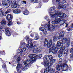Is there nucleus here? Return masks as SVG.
<instances>
[{
    "label": "nucleus",
    "mask_w": 73,
    "mask_h": 73,
    "mask_svg": "<svg viewBox=\"0 0 73 73\" xmlns=\"http://www.w3.org/2000/svg\"><path fill=\"white\" fill-rule=\"evenodd\" d=\"M44 66L46 67V69H44V73H48L50 72V67L49 66V60L46 58V56H44Z\"/></svg>",
    "instance_id": "f257e3e1"
},
{
    "label": "nucleus",
    "mask_w": 73,
    "mask_h": 73,
    "mask_svg": "<svg viewBox=\"0 0 73 73\" xmlns=\"http://www.w3.org/2000/svg\"><path fill=\"white\" fill-rule=\"evenodd\" d=\"M61 68L62 71H66L68 69V66L66 64H63L62 66H61V64L57 65L56 69L59 71V70H60Z\"/></svg>",
    "instance_id": "f03ea898"
},
{
    "label": "nucleus",
    "mask_w": 73,
    "mask_h": 73,
    "mask_svg": "<svg viewBox=\"0 0 73 73\" xmlns=\"http://www.w3.org/2000/svg\"><path fill=\"white\" fill-rule=\"evenodd\" d=\"M2 4L3 5H5V7L8 8L12 4V1L11 0H3Z\"/></svg>",
    "instance_id": "7ed1b4c3"
},
{
    "label": "nucleus",
    "mask_w": 73,
    "mask_h": 73,
    "mask_svg": "<svg viewBox=\"0 0 73 73\" xmlns=\"http://www.w3.org/2000/svg\"><path fill=\"white\" fill-rule=\"evenodd\" d=\"M49 27H50V22L49 21L48 24H46L44 26L45 28H48L49 31L50 32H53L54 31L55 27H54V26L53 25H52L50 28H49Z\"/></svg>",
    "instance_id": "20e7f679"
},
{
    "label": "nucleus",
    "mask_w": 73,
    "mask_h": 73,
    "mask_svg": "<svg viewBox=\"0 0 73 73\" xmlns=\"http://www.w3.org/2000/svg\"><path fill=\"white\" fill-rule=\"evenodd\" d=\"M35 59L34 58H31L29 60H27L26 61H24L23 62L24 65H28L31 62L32 63L34 62H35Z\"/></svg>",
    "instance_id": "39448f33"
},
{
    "label": "nucleus",
    "mask_w": 73,
    "mask_h": 73,
    "mask_svg": "<svg viewBox=\"0 0 73 73\" xmlns=\"http://www.w3.org/2000/svg\"><path fill=\"white\" fill-rule=\"evenodd\" d=\"M48 58L50 60V65H53V63L56 62V59H53V56L52 55H48Z\"/></svg>",
    "instance_id": "423d86ee"
},
{
    "label": "nucleus",
    "mask_w": 73,
    "mask_h": 73,
    "mask_svg": "<svg viewBox=\"0 0 73 73\" xmlns=\"http://www.w3.org/2000/svg\"><path fill=\"white\" fill-rule=\"evenodd\" d=\"M11 15L10 14L8 15L6 17V19H7L8 21H9L8 25V26H10L12 25V17Z\"/></svg>",
    "instance_id": "0eeeda50"
},
{
    "label": "nucleus",
    "mask_w": 73,
    "mask_h": 73,
    "mask_svg": "<svg viewBox=\"0 0 73 73\" xmlns=\"http://www.w3.org/2000/svg\"><path fill=\"white\" fill-rule=\"evenodd\" d=\"M61 20L60 18H58L57 17H56V19H55L54 21H52V24H58L61 21Z\"/></svg>",
    "instance_id": "6e6552de"
},
{
    "label": "nucleus",
    "mask_w": 73,
    "mask_h": 73,
    "mask_svg": "<svg viewBox=\"0 0 73 73\" xmlns=\"http://www.w3.org/2000/svg\"><path fill=\"white\" fill-rule=\"evenodd\" d=\"M65 46H64L62 49H61L59 51V54L58 55V57L59 58L61 57L62 56V54L63 53V52L65 50Z\"/></svg>",
    "instance_id": "1a4fd4ad"
},
{
    "label": "nucleus",
    "mask_w": 73,
    "mask_h": 73,
    "mask_svg": "<svg viewBox=\"0 0 73 73\" xmlns=\"http://www.w3.org/2000/svg\"><path fill=\"white\" fill-rule=\"evenodd\" d=\"M58 17H59L60 19H64L66 16V15L63 13H59V14H58Z\"/></svg>",
    "instance_id": "9d476101"
},
{
    "label": "nucleus",
    "mask_w": 73,
    "mask_h": 73,
    "mask_svg": "<svg viewBox=\"0 0 73 73\" xmlns=\"http://www.w3.org/2000/svg\"><path fill=\"white\" fill-rule=\"evenodd\" d=\"M17 7V5L16 1H13L12 4L11 5V7L12 8H16Z\"/></svg>",
    "instance_id": "9b49d317"
},
{
    "label": "nucleus",
    "mask_w": 73,
    "mask_h": 73,
    "mask_svg": "<svg viewBox=\"0 0 73 73\" xmlns=\"http://www.w3.org/2000/svg\"><path fill=\"white\" fill-rule=\"evenodd\" d=\"M61 45H62V46H63L62 43L59 41L57 42L56 47L58 49H60L61 48V47H60Z\"/></svg>",
    "instance_id": "f8f14e48"
},
{
    "label": "nucleus",
    "mask_w": 73,
    "mask_h": 73,
    "mask_svg": "<svg viewBox=\"0 0 73 73\" xmlns=\"http://www.w3.org/2000/svg\"><path fill=\"white\" fill-rule=\"evenodd\" d=\"M26 50V48H24L23 49L22 48L19 49L18 50V53H20L21 55H22V53H23V52H24Z\"/></svg>",
    "instance_id": "ddd939ff"
},
{
    "label": "nucleus",
    "mask_w": 73,
    "mask_h": 73,
    "mask_svg": "<svg viewBox=\"0 0 73 73\" xmlns=\"http://www.w3.org/2000/svg\"><path fill=\"white\" fill-rule=\"evenodd\" d=\"M36 54H31V55H28V56L30 58H35L34 59V62L35 61H36Z\"/></svg>",
    "instance_id": "4468645a"
},
{
    "label": "nucleus",
    "mask_w": 73,
    "mask_h": 73,
    "mask_svg": "<svg viewBox=\"0 0 73 73\" xmlns=\"http://www.w3.org/2000/svg\"><path fill=\"white\" fill-rule=\"evenodd\" d=\"M55 13H55L53 15H52V17H55V16H58H58H59V14L60 15V12L58 10H56L55 11Z\"/></svg>",
    "instance_id": "2eb2a0df"
},
{
    "label": "nucleus",
    "mask_w": 73,
    "mask_h": 73,
    "mask_svg": "<svg viewBox=\"0 0 73 73\" xmlns=\"http://www.w3.org/2000/svg\"><path fill=\"white\" fill-rule=\"evenodd\" d=\"M38 48V47H37V46L36 45H34L33 46V53H36V50Z\"/></svg>",
    "instance_id": "dca6fc26"
},
{
    "label": "nucleus",
    "mask_w": 73,
    "mask_h": 73,
    "mask_svg": "<svg viewBox=\"0 0 73 73\" xmlns=\"http://www.w3.org/2000/svg\"><path fill=\"white\" fill-rule=\"evenodd\" d=\"M52 40L50 39L49 40L48 44L47 46V47L48 48H50L52 46Z\"/></svg>",
    "instance_id": "f3484780"
},
{
    "label": "nucleus",
    "mask_w": 73,
    "mask_h": 73,
    "mask_svg": "<svg viewBox=\"0 0 73 73\" xmlns=\"http://www.w3.org/2000/svg\"><path fill=\"white\" fill-rule=\"evenodd\" d=\"M39 31H43L44 34H46V31L45 28L41 27H40L39 28Z\"/></svg>",
    "instance_id": "a211bd4d"
},
{
    "label": "nucleus",
    "mask_w": 73,
    "mask_h": 73,
    "mask_svg": "<svg viewBox=\"0 0 73 73\" xmlns=\"http://www.w3.org/2000/svg\"><path fill=\"white\" fill-rule=\"evenodd\" d=\"M58 9H60V8H63V9H65L66 8V5H62L60 4V3L58 4Z\"/></svg>",
    "instance_id": "6ab92c4d"
},
{
    "label": "nucleus",
    "mask_w": 73,
    "mask_h": 73,
    "mask_svg": "<svg viewBox=\"0 0 73 73\" xmlns=\"http://www.w3.org/2000/svg\"><path fill=\"white\" fill-rule=\"evenodd\" d=\"M6 32V34H7V36H11V33L9 32V30H8V28H6L5 30Z\"/></svg>",
    "instance_id": "aec40b11"
},
{
    "label": "nucleus",
    "mask_w": 73,
    "mask_h": 73,
    "mask_svg": "<svg viewBox=\"0 0 73 73\" xmlns=\"http://www.w3.org/2000/svg\"><path fill=\"white\" fill-rule=\"evenodd\" d=\"M33 44H28L26 46V48H28V49L29 48H31L33 49Z\"/></svg>",
    "instance_id": "412c9836"
},
{
    "label": "nucleus",
    "mask_w": 73,
    "mask_h": 73,
    "mask_svg": "<svg viewBox=\"0 0 73 73\" xmlns=\"http://www.w3.org/2000/svg\"><path fill=\"white\" fill-rule=\"evenodd\" d=\"M56 47H53L51 50V51L53 54H56L57 53V51L56 50Z\"/></svg>",
    "instance_id": "4be33fe9"
},
{
    "label": "nucleus",
    "mask_w": 73,
    "mask_h": 73,
    "mask_svg": "<svg viewBox=\"0 0 73 73\" xmlns=\"http://www.w3.org/2000/svg\"><path fill=\"white\" fill-rule=\"evenodd\" d=\"M61 35L58 37L59 40L61 41V37H63L64 36V32H61Z\"/></svg>",
    "instance_id": "5701e85b"
},
{
    "label": "nucleus",
    "mask_w": 73,
    "mask_h": 73,
    "mask_svg": "<svg viewBox=\"0 0 73 73\" xmlns=\"http://www.w3.org/2000/svg\"><path fill=\"white\" fill-rule=\"evenodd\" d=\"M70 38L69 37L68 38V40H67V43H66V46L67 48H68V46H69L70 45Z\"/></svg>",
    "instance_id": "b1692460"
},
{
    "label": "nucleus",
    "mask_w": 73,
    "mask_h": 73,
    "mask_svg": "<svg viewBox=\"0 0 73 73\" xmlns=\"http://www.w3.org/2000/svg\"><path fill=\"white\" fill-rule=\"evenodd\" d=\"M15 57H16V58H17V60H16V62H17V63L18 62H19L20 61V56H18V55H17L15 56Z\"/></svg>",
    "instance_id": "393cba45"
},
{
    "label": "nucleus",
    "mask_w": 73,
    "mask_h": 73,
    "mask_svg": "<svg viewBox=\"0 0 73 73\" xmlns=\"http://www.w3.org/2000/svg\"><path fill=\"white\" fill-rule=\"evenodd\" d=\"M1 24L2 25H5L6 24V21L4 19H2L1 21Z\"/></svg>",
    "instance_id": "a878e982"
},
{
    "label": "nucleus",
    "mask_w": 73,
    "mask_h": 73,
    "mask_svg": "<svg viewBox=\"0 0 73 73\" xmlns=\"http://www.w3.org/2000/svg\"><path fill=\"white\" fill-rule=\"evenodd\" d=\"M21 12V11L20 10L16 9L13 11V12L14 13H20Z\"/></svg>",
    "instance_id": "bb28decb"
},
{
    "label": "nucleus",
    "mask_w": 73,
    "mask_h": 73,
    "mask_svg": "<svg viewBox=\"0 0 73 73\" xmlns=\"http://www.w3.org/2000/svg\"><path fill=\"white\" fill-rule=\"evenodd\" d=\"M42 48L40 47H39V48H37V49L36 50V53L37 52H40L42 51Z\"/></svg>",
    "instance_id": "cd10ccee"
},
{
    "label": "nucleus",
    "mask_w": 73,
    "mask_h": 73,
    "mask_svg": "<svg viewBox=\"0 0 73 73\" xmlns=\"http://www.w3.org/2000/svg\"><path fill=\"white\" fill-rule=\"evenodd\" d=\"M62 42L63 44L66 43L68 42V41L67 40V39L66 38H64L62 40Z\"/></svg>",
    "instance_id": "c85d7f7f"
},
{
    "label": "nucleus",
    "mask_w": 73,
    "mask_h": 73,
    "mask_svg": "<svg viewBox=\"0 0 73 73\" xmlns=\"http://www.w3.org/2000/svg\"><path fill=\"white\" fill-rule=\"evenodd\" d=\"M48 41L46 40V39H45L44 42V46H46V45H48Z\"/></svg>",
    "instance_id": "c756f323"
},
{
    "label": "nucleus",
    "mask_w": 73,
    "mask_h": 73,
    "mask_svg": "<svg viewBox=\"0 0 73 73\" xmlns=\"http://www.w3.org/2000/svg\"><path fill=\"white\" fill-rule=\"evenodd\" d=\"M22 64H20V62H19L17 66V69H19L21 67Z\"/></svg>",
    "instance_id": "7c9ffc66"
},
{
    "label": "nucleus",
    "mask_w": 73,
    "mask_h": 73,
    "mask_svg": "<svg viewBox=\"0 0 73 73\" xmlns=\"http://www.w3.org/2000/svg\"><path fill=\"white\" fill-rule=\"evenodd\" d=\"M49 72L50 73H54V72H55V69L53 68L50 69V70Z\"/></svg>",
    "instance_id": "2f4dec72"
},
{
    "label": "nucleus",
    "mask_w": 73,
    "mask_h": 73,
    "mask_svg": "<svg viewBox=\"0 0 73 73\" xmlns=\"http://www.w3.org/2000/svg\"><path fill=\"white\" fill-rule=\"evenodd\" d=\"M23 13L25 15H28V10H25L24 13Z\"/></svg>",
    "instance_id": "473e14b6"
},
{
    "label": "nucleus",
    "mask_w": 73,
    "mask_h": 73,
    "mask_svg": "<svg viewBox=\"0 0 73 73\" xmlns=\"http://www.w3.org/2000/svg\"><path fill=\"white\" fill-rule=\"evenodd\" d=\"M39 38L40 37H39V36H38V35H36V36L35 38V40H38V39H39Z\"/></svg>",
    "instance_id": "72a5a7b5"
},
{
    "label": "nucleus",
    "mask_w": 73,
    "mask_h": 73,
    "mask_svg": "<svg viewBox=\"0 0 73 73\" xmlns=\"http://www.w3.org/2000/svg\"><path fill=\"white\" fill-rule=\"evenodd\" d=\"M32 40H32V39H29L28 41L29 43L28 44H32Z\"/></svg>",
    "instance_id": "f704fd0d"
},
{
    "label": "nucleus",
    "mask_w": 73,
    "mask_h": 73,
    "mask_svg": "<svg viewBox=\"0 0 73 73\" xmlns=\"http://www.w3.org/2000/svg\"><path fill=\"white\" fill-rule=\"evenodd\" d=\"M56 9V7L55 6L53 7H52L50 8V11H53V10H54Z\"/></svg>",
    "instance_id": "c9c22d12"
},
{
    "label": "nucleus",
    "mask_w": 73,
    "mask_h": 73,
    "mask_svg": "<svg viewBox=\"0 0 73 73\" xmlns=\"http://www.w3.org/2000/svg\"><path fill=\"white\" fill-rule=\"evenodd\" d=\"M32 2H33V3H38V0H31Z\"/></svg>",
    "instance_id": "e433bc0d"
},
{
    "label": "nucleus",
    "mask_w": 73,
    "mask_h": 73,
    "mask_svg": "<svg viewBox=\"0 0 73 73\" xmlns=\"http://www.w3.org/2000/svg\"><path fill=\"white\" fill-rule=\"evenodd\" d=\"M58 37L57 36H55L54 37L53 40L54 41H57V38Z\"/></svg>",
    "instance_id": "4c0bfd02"
},
{
    "label": "nucleus",
    "mask_w": 73,
    "mask_h": 73,
    "mask_svg": "<svg viewBox=\"0 0 73 73\" xmlns=\"http://www.w3.org/2000/svg\"><path fill=\"white\" fill-rule=\"evenodd\" d=\"M11 11V9H9L8 10H7L5 12L6 13H9Z\"/></svg>",
    "instance_id": "58836bf2"
},
{
    "label": "nucleus",
    "mask_w": 73,
    "mask_h": 73,
    "mask_svg": "<svg viewBox=\"0 0 73 73\" xmlns=\"http://www.w3.org/2000/svg\"><path fill=\"white\" fill-rule=\"evenodd\" d=\"M27 69V66H25L23 68V71H25V70H26V69Z\"/></svg>",
    "instance_id": "ea45409f"
},
{
    "label": "nucleus",
    "mask_w": 73,
    "mask_h": 73,
    "mask_svg": "<svg viewBox=\"0 0 73 73\" xmlns=\"http://www.w3.org/2000/svg\"><path fill=\"white\" fill-rule=\"evenodd\" d=\"M42 54H39L38 55L36 56L38 57H38H39V58H41V57H42Z\"/></svg>",
    "instance_id": "a19ab883"
},
{
    "label": "nucleus",
    "mask_w": 73,
    "mask_h": 73,
    "mask_svg": "<svg viewBox=\"0 0 73 73\" xmlns=\"http://www.w3.org/2000/svg\"><path fill=\"white\" fill-rule=\"evenodd\" d=\"M17 69V71H18V73H21V70H19V68Z\"/></svg>",
    "instance_id": "79ce46f5"
},
{
    "label": "nucleus",
    "mask_w": 73,
    "mask_h": 73,
    "mask_svg": "<svg viewBox=\"0 0 73 73\" xmlns=\"http://www.w3.org/2000/svg\"><path fill=\"white\" fill-rule=\"evenodd\" d=\"M25 43L23 42V44L21 45L20 46V48H22V47L21 46H24L25 45Z\"/></svg>",
    "instance_id": "37998d69"
},
{
    "label": "nucleus",
    "mask_w": 73,
    "mask_h": 73,
    "mask_svg": "<svg viewBox=\"0 0 73 73\" xmlns=\"http://www.w3.org/2000/svg\"><path fill=\"white\" fill-rule=\"evenodd\" d=\"M62 4H64V3H66V1L65 0H62Z\"/></svg>",
    "instance_id": "c03bdc74"
},
{
    "label": "nucleus",
    "mask_w": 73,
    "mask_h": 73,
    "mask_svg": "<svg viewBox=\"0 0 73 73\" xmlns=\"http://www.w3.org/2000/svg\"><path fill=\"white\" fill-rule=\"evenodd\" d=\"M2 68L3 69H4V68H6V65H3L2 66Z\"/></svg>",
    "instance_id": "a18cd8bd"
},
{
    "label": "nucleus",
    "mask_w": 73,
    "mask_h": 73,
    "mask_svg": "<svg viewBox=\"0 0 73 73\" xmlns=\"http://www.w3.org/2000/svg\"><path fill=\"white\" fill-rule=\"evenodd\" d=\"M68 53V50H66L65 51L64 54H66Z\"/></svg>",
    "instance_id": "49530a36"
},
{
    "label": "nucleus",
    "mask_w": 73,
    "mask_h": 73,
    "mask_svg": "<svg viewBox=\"0 0 73 73\" xmlns=\"http://www.w3.org/2000/svg\"><path fill=\"white\" fill-rule=\"evenodd\" d=\"M70 52L71 53H73V48H72L70 50Z\"/></svg>",
    "instance_id": "de8ad7c7"
},
{
    "label": "nucleus",
    "mask_w": 73,
    "mask_h": 73,
    "mask_svg": "<svg viewBox=\"0 0 73 73\" xmlns=\"http://www.w3.org/2000/svg\"><path fill=\"white\" fill-rule=\"evenodd\" d=\"M62 58H60L59 59V62H62Z\"/></svg>",
    "instance_id": "09e8293b"
},
{
    "label": "nucleus",
    "mask_w": 73,
    "mask_h": 73,
    "mask_svg": "<svg viewBox=\"0 0 73 73\" xmlns=\"http://www.w3.org/2000/svg\"><path fill=\"white\" fill-rule=\"evenodd\" d=\"M25 39L27 41L28 39H29V37L28 36H27L25 38Z\"/></svg>",
    "instance_id": "8fccbe9b"
},
{
    "label": "nucleus",
    "mask_w": 73,
    "mask_h": 73,
    "mask_svg": "<svg viewBox=\"0 0 73 73\" xmlns=\"http://www.w3.org/2000/svg\"><path fill=\"white\" fill-rule=\"evenodd\" d=\"M22 3H23V4H27V2L24 1H22Z\"/></svg>",
    "instance_id": "3c124183"
},
{
    "label": "nucleus",
    "mask_w": 73,
    "mask_h": 73,
    "mask_svg": "<svg viewBox=\"0 0 73 73\" xmlns=\"http://www.w3.org/2000/svg\"><path fill=\"white\" fill-rule=\"evenodd\" d=\"M2 29H3V27L0 25V31H1Z\"/></svg>",
    "instance_id": "603ef678"
},
{
    "label": "nucleus",
    "mask_w": 73,
    "mask_h": 73,
    "mask_svg": "<svg viewBox=\"0 0 73 73\" xmlns=\"http://www.w3.org/2000/svg\"><path fill=\"white\" fill-rule=\"evenodd\" d=\"M31 36V37H33V36H34V34H33V33H32L30 35Z\"/></svg>",
    "instance_id": "864d4df0"
},
{
    "label": "nucleus",
    "mask_w": 73,
    "mask_h": 73,
    "mask_svg": "<svg viewBox=\"0 0 73 73\" xmlns=\"http://www.w3.org/2000/svg\"><path fill=\"white\" fill-rule=\"evenodd\" d=\"M52 48H50L49 50V53H50V52H51V50H52Z\"/></svg>",
    "instance_id": "5fc2aeb1"
},
{
    "label": "nucleus",
    "mask_w": 73,
    "mask_h": 73,
    "mask_svg": "<svg viewBox=\"0 0 73 73\" xmlns=\"http://www.w3.org/2000/svg\"><path fill=\"white\" fill-rule=\"evenodd\" d=\"M57 3H59L60 2V0H56Z\"/></svg>",
    "instance_id": "6e6d98bb"
},
{
    "label": "nucleus",
    "mask_w": 73,
    "mask_h": 73,
    "mask_svg": "<svg viewBox=\"0 0 73 73\" xmlns=\"http://www.w3.org/2000/svg\"><path fill=\"white\" fill-rule=\"evenodd\" d=\"M70 28H68L67 29V31H70Z\"/></svg>",
    "instance_id": "4d7b16f0"
},
{
    "label": "nucleus",
    "mask_w": 73,
    "mask_h": 73,
    "mask_svg": "<svg viewBox=\"0 0 73 73\" xmlns=\"http://www.w3.org/2000/svg\"><path fill=\"white\" fill-rule=\"evenodd\" d=\"M71 45L72 46H73V42H72L71 43Z\"/></svg>",
    "instance_id": "13d9d810"
},
{
    "label": "nucleus",
    "mask_w": 73,
    "mask_h": 73,
    "mask_svg": "<svg viewBox=\"0 0 73 73\" xmlns=\"http://www.w3.org/2000/svg\"><path fill=\"white\" fill-rule=\"evenodd\" d=\"M68 24L67 23H66V27H68Z\"/></svg>",
    "instance_id": "bf43d9fd"
},
{
    "label": "nucleus",
    "mask_w": 73,
    "mask_h": 73,
    "mask_svg": "<svg viewBox=\"0 0 73 73\" xmlns=\"http://www.w3.org/2000/svg\"><path fill=\"white\" fill-rule=\"evenodd\" d=\"M73 56L72 55H70V58H73Z\"/></svg>",
    "instance_id": "052dcab7"
},
{
    "label": "nucleus",
    "mask_w": 73,
    "mask_h": 73,
    "mask_svg": "<svg viewBox=\"0 0 73 73\" xmlns=\"http://www.w3.org/2000/svg\"><path fill=\"white\" fill-rule=\"evenodd\" d=\"M17 24H20V23L19 22H18L17 23Z\"/></svg>",
    "instance_id": "680f3d73"
},
{
    "label": "nucleus",
    "mask_w": 73,
    "mask_h": 73,
    "mask_svg": "<svg viewBox=\"0 0 73 73\" xmlns=\"http://www.w3.org/2000/svg\"><path fill=\"white\" fill-rule=\"evenodd\" d=\"M48 17H46V20H48Z\"/></svg>",
    "instance_id": "e2e57ef3"
},
{
    "label": "nucleus",
    "mask_w": 73,
    "mask_h": 73,
    "mask_svg": "<svg viewBox=\"0 0 73 73\" xmlns=\"http://www.w3.org/2000/svg\"><path fill=\"white\" fill-rule=\"evenodd\" d=\"M55 73H59V72H58V71H56V72H55Z\"/></svg>",
    "instance_id": "0e129e2a"
},
{
    "label": "nucleus",
    "mask_w": 73,
    "mask_h": 73,
    "mask_svg": "<svg viewBox=\"0 0 73 73\" xmlns=\"http://www.w3.org/2000/svg\"><path fill=\"white\" fill-rule=\"evenodd\" d=\"M1 36H0V40H1Z\"/></svg>",
    "instance_id": "69168bd1"
},
{
    "label": "nucleus",
    "mask_w": 73,
    "mask_h": 73,
    "mask_svg": "<svg viewBox=\"0 0 73 73\" xmlns=\"http://www.w3.org/2000/svg\"><path fill=\"white\" fill-rule=\"evenodd\" d=\"M71 27H72V28H73V25H72Z\"/></svg>",
    "instance_id": "338daca9"
},
{
    "label": "nucleus",
    "mask_w": 73,
    "mask_h": 73,
    "mask_svg": "<svg viewBox=\"0 0 73 73\" xmlns=\"http://www.w3.org/2000/svg\"><path fill=\"white\" fill-rule=\"evenodd\" d=\"M9 64H11V62H9Z\"/></svg>",
    "instance_id": "774afa93"
}]
</instances>
